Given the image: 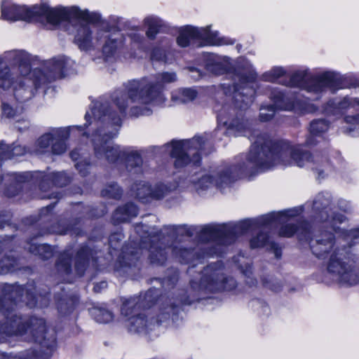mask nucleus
<instances>
[{
  "mask_svg": "<svg viewBox=\"0 0 359 359\" xmlns=\"http://www.w3.org/2000/svg\"><path fill=\"white\" fill-rule=\"evenodd\" d=\"M225 112L223 109L218 114L219 125L233 130L236 135L248 137L252 142L250 152L235 164L220 165L210 174L191 176L189 181L196 190H205L213 185L222 188L241 177L265 171L276 164L304 167L311 163L310 153L301 146L285 140L273 142L267 135L252 130L248 120L237 117L230 121Z\"/></svg>",
  "mask_w": 359,
  "mask_h": 359,
  "instance_id": "1",
  "label": "nucleus"
},
{
  "mask_svg": "<svg viewBox=\"0 0 359 359\" xmlns=\"http://www.w3.org/2000/svg\"><path fill=\"white\" fill-rule=\"evenodd\" d=\"M20 301L26 302L29 307L36 304V297L23 287L11 285L4 289L3 297H0V314L5 318V322L0 325V341L10 336L21 337L27 341L33 340L41 346L39 357L48 358L55 348V337L53 335L48 338L44 336L46 328L43 318L32 317L28 322H24L21 317L13 313V306Z\"/></svg>",
  "mask_w": 359,
  "mask_h": 359,
  "instance_id": "2",
  "label": "nucleus"
},
{
  "mask_svg": "<svg viewBox=\"0 0 359 359\" xmlns=\"http://www.w3.org/2000/svg\"><path fill=\"white\" fill-rule=\"evenodd\" d=\"M113 109V106L107 103L102 104L95 102L85 116L86 123L90 121L93 116V124L97 129L93 134V142L95 157L109 163H116L121 158H125L126 168L128 171L135 173L141 172L142 158L140 154L130 148L121 149L118 145H114L109 141L116 136L118 128L121 126V118L125 115Z\"/></svg>",
  "mask_w": 359,
  "mask_h": 359,
  "instance_id": "3",
  "label": "nucleus"
},
{
  "mask_svg": "<svg viewBox=\"0 0 359 359\" xmlns=\"http://www.w3.org/2000/svg\"><path fill=\"white\" fill-rule=\"evenodd\" d=\"M175 72H161L151 77L129 81L123 89L116 90L111 96L113 104L123 114L130 107L133 116L149 115L148 104H158L164 101L162 90L165 84L175 82Z\"/></svg>",
  "mask_w": 359,
  "mask_h": 359,
  "instance_id": "4",
  "label": "nucleus"
},
{
  "mask_svg": "<svg viewBox=\"0 0 359 359\" xmlns=\"http://www.w3.org/2000/svg\"><path fill=\"white\" fill-rule=\"evenodd\" d=\"M73 65L74 62L64 55L46 61L41 69L31 70L28 64H21L20 76L15 81L8 67H4L0 68V87L8 89L13 86L15 97L23 102L32 96L34 88L65 77Z\"/></svg>",
  "mask_w": 359,
  "mask_h": 359,
  "instance_id": "5",
  "label": "nucleus"
},
{
  "mask_svg": "<svg viewBox=\"0 0 359 359\" xmlns=\"http://www.w3.org/2000/svg\"><path fill=\"white\" fill-rule=\"evenodd\" d=\"M359 238V229L346 233L343 238H335L330 232H323L313 242L311 248L318 258L330 256L328 271L339 282L354 285L359 283V269H355L349 261L344 260L346 244L353 239Z\"/></svg>",
  "mask_w": 359,
  "mask_h": 359,
  "instance_id": "6",
  "label": "nucleus"
},
{
  "mask_svg": "<svg viewBox=\"0 0 359 359\" xmlns=\"http://www.w3.org/2000/svg\"><path fill=\"white\" fill-rule=\"evenodd\" d=\"M1 17L9 21L41 22L46 20L51 24H57L60 20H71L73 18L91 20L98 18L97 15L81 11L76 6L53 8L46 4H42L27 7L13 4L8 1H4L2 3Z\"/></svg>",
  "mask_w": 359,
  "mask_h": 359,
  "instance_id": "7",
  "label": "nucleus"
},
{
  "mask_svg": "<svg viewBox=\"0 0 359 359\" xmlns=\"http://www.w3.org/2000/svg\"><path fill=\"white\" fill-rule=\"evenodd\" d=\"M297 214V210H290L272 212L256 219H245L235 224H208L201 228L199 236L204 241L218 240L223 245H229L236 240L237 235L243 234L256 226L284 222L287 217H294Z\"/></svg>",
  "mask_w": 359,
  "mask_h": 359,
  "instance_id": "8",
  "label": "nucleus"
},
{
  "mask_svg": "<svg viewBox=\"0 0 359 359\" xmlns=\"http://www.w3.org/2000/svg\"><path fill=\"white\" fill-rule=\"evenodd\" d=\"M82 11L81 10H80ZM89 14H96L98 15V18L95 20L90 19H83L81 18H73L68 21L72 22L76 20L80 24V27L78 28L76 36L75 41L81 49L87 50L90 48L95 42L104 43L102 46V54L106 60L114 56L117 50L122 46L123 43V36L119 32L110 33L105 30H99L95 33V36H91L92 31L90 28L88 22L95 23L100 20V15L97 13H90L85 10Z\"/></svg>",
  "mask_w": 359,
  "mask_h": 359,
  "instance_id": "9",
  "label": "nucleus"
},
{
  "mask_svg": "<svg viewBox=\"0 0 359 359\" xmlns=\"http://www.w3.org/2000/svg\"><path fill=\"white\" fill-rule=\"evenodd\" d=\"M288 85L304 88L307 92L315 95V99H318L320 95L328 89L334 92L340 88L341 81L339 75L334 72H325L312 76L306 72L299 71L291 76Z\"/></svg>",
  "mask_w": 359,
  "mask_h": 359,
  "instance_id": "10",
  "label": "nucleus"
},
{
  "mask_svg": "<svg viewBox=\"0 0 359 359\" xmlns=\"http://www.w3.org/2000/svg\"><path fill=\"white\" fill-rule=\"evenodd\" d=\"M207 138L195 136L191 140L172 141L166 147H172L170 155L175 158V166L182 168L192 161L196 164L200 162L199 151L203 149Z\"/></svg>",
  "mask_w": 359,
  "mask_h": 359,
  "instance_id": "11",
  "label": "nucleus"
},
{
  "mask_svg": "<svg viewBox=\"0 0 359 359\" xmlns=\"http://www.w3.org/2000/svg\"><path fill=\"white\" fill-rule=\"evenodd\" d=\"M196 39L202 40L205 45L221 46L232 44L233 41H230L224 37H219V32L210 30V27H194L186 26L180 30L177 39V44L181 47H187Z\"/></svg>",
  "mask_w": 359,
  "mask_h": 359,
  "instance_id": "12",
  "label": "nucleus"
},
{
  "mask_svg": "<svg viewBox=\"0 0 359 359\" xmlns=\"http://www.w3.org/2000/svg\"><path fill=\"white\" fill-rule=\"evenodd\" d=\"M140 298L133 297L126 300L121 306V316L125 318V326L128 331L134 333H146L154 325L153 320L149 321L144 315L136 314L140 308Z\"/></svg>",
  "mask_w": 359,
  "mask_h": 359,
  "instance_id": "13",
  "label": "nucleus"
},
{
  "mask_svg": "<svg viewBox=\"0 0 359 359\" xmlns=\"http://www.w3.org/2000/svg\"><path fill=\"white\" fill-rule=\"evenodd\" d=\"M201 286L212 292L231 290L236 287V281L232 277L224 276L222 265L219 263L211 264L204 270Z\"/></svg>",
  "mask_w": 359,
  "mask_h": 359,
  "instance_id": "14",
  "label": "nucleus"
},
{
  "mask_svg": "<svg viewBox=\"0 0 359 359\" xmlns=\"http://www.w3.org/2000/svg\"><path fill=\"white\" fill-rule=\"evenodd\" d=\"M257 74L254 71H250L248 76L243 74L235 75L234 80H238V83H234L232 86L234 103L236 107L241 109H247L253 102L255 90L252 86L255 81ZM226 88H231L230 85L224 84Z\"/></svg>",
  "mask_w": 359,
  "mask_h": 359,
  "instance_id": "15",
  "label": "nucleus"
},
{
  "mask_svg": "<svg viewBox=\"0 0 359 359\" xmlns=\"http://www.w3.org/2000/svg\"><path fill=\"white\" fill-rule=\"evenodd\" d=\"M331 196L330 194L320 193L316 197L313 208L316 213V219L318 222H326L329 223L332 229L337 232L336 224L342 223L346 220V217L341 214H337L335 212H332V217L330 219L329 212L331 208H329L330 205Z\"/></svg>",
  "mask_w": 359,
  "mask_h": 359,
  "instance_id": "16",
  "label": "nucleus"
},
{
  "mask_svg": "<svg viewBox=\"0 0 359 359\" xmlns=\"http://www.w3.org/2000/svg\"><path fill=\"white\" fill-rule=\"evenodd\" d=\"M133 194L140 201L147 202L151 198L161 199L165 196L166 189L164 186L160 185L155 190H151V187L145 182L135 184L132 187Z\"/></svg>",
  "mask_w": 359,
  "mask_h": 359,
  "instance_id": "17",
  "label": "nucleus"
},
{
  "mask_svg": "<svg viewBox=\"0 0 359 359\" xmlns=\"http://www.w3.org/2000/svg\"><path fill=\"white\" fill-rule=\"evenodd\" d=\"M270 97L273 100L274 105H269L260 108L259 118L262 121H268L271 119L275 114L276 108L284 110L290 109V107L283 104L285 95L282 93L272 92Z\"/></svg>",
  "mask_w": 359,
  "mask_h": 359,
  "instance_id": "18",
  "label": "nucleus"
},
{
  "mask_svg": "<svg viewBox=\"0 0 359 359\" xmlns=\"http://www.w3.org/2000/svg\"><path fill=\"white\" fill-rule=\"evenodd\" d=\"M353 109L359 110V97H344L340 100H331L325 109L327 114H337L342 110Z\"/></svg>",
  "mask_w": 359,
  "mask_h": 359,
  "instance_id": "19",
  "label": "nucleus"
},
{
  "mask_svg": "<svg viewBox=\"0 0 359 359\" xmlns=\"http://www.w3.org/2000/svg\"><path fill=\"white\" fill-rule=\"evenodd\" d=\"M69 128H58L53 130L51 133L43 135L36 143V148L35 151L37 154H43L49 151V146L53 142V137L56 138L60 137H67L69 135Z\"/></svg>",
  "mask_w": 359,
  "mask_h": 359,
  "instance_id": "20",
  "label": "nucleus"
},
{
  "mask_svg": "<svg viewBox=\"0 0 359 359\" xmlns=\"http://www.w3.org/2000/svg\"><path fill=\"white\" fill-rule=\"evenodd\" d=\"M0 161L20 156L28 151L25 147L19 144L13 143L12 145H7L4 142L0 143Z\"/></svg>",
  "mask_w": 359,
  "mask_h": 359,
  "instance_id": "21",
  "label": "nucleus"
},
{
  "mask_svg": "<svg viewBox=\"0 0 359 359\" xmlns=\"http://www.w3.org/2000/svg\"><path fill=\"white\" fill-rule=\"evenodd\" d=\"M138 213L137 208L133 203H128L116 209L113 215L115 223L128 222L131 217H135Z\"/></svg>",
  "mask_w": 359,
  "mask_h": 359,
  "instance_id": "22",
  "label": "nucleus"
},
{
  "mask_svg": "<svg viewBox=\"0 0 359 359\" xmlns=\"http://www.w3.org/2000/svg\"><path fill=\"white\" fill-rule=\"evenodd\" d=\"M294 233H298L299 240L305 239L307 241L309 238L310 233L306 226L297 229V227L293 224H287L282 226L279 231L280 236L284 237H291Z\"/></svg>",
  "mask_w": 359,
  "mask_h": 359,
  "instance_id": "23",
  "label": "nucleus"
},
{
  "mask_svg": "<svg viewBox=\"0 0 359 359\" xmlns=\"http://www.w3.org/2000/svg\"><path fill=\"white\" fill-rule=\"evenodd\" d=\"M328 123L323 119H318L312 121L310 125L311 135L307 138L306 144L308 146L314 145L315 142L313 141V137L326 132L328 130Z\"/></svg>",
  "mask_w": 359,
  "mask_h": 359,
  "instance_id": "24",
  "label": "nucleus"
},
{
  "mask_svg": "<svg viewBox=\"0 0 359 359\" xmlns=\"http://www.w3.org/2000/svg\"><path fill=\"white\" fill-rule=\"evenodd\" d=\"M206 69L214 74L219 75L226 72L227 64L222 62L219 57L210 55L206 63Z\"/></svg>",
  "mask_w": 359,
  "mask_h": 359,
  "instance_id": "25",
  "label": "nucleus"
},
{
  "mask_svg": "<svg viewBox=\"0 0 359 359\" xmlns=\"http://www.w3.org/2000/svg\"><path fill=\"white\" fill-rule=\"evenodd\" d=\"M197 96V91L193 88H182L172 95V100L180 103L193 101Z\"/></svg>",
  "mask_w": 359,
  "mask_h": 359,
  "instance_id": "26",
  "label": "nucleus"
},
{
  "mask_svg": "<svg viewBox=\"0 0 359 359\" xmlns=\"http://www.w3.org/2000/svg\"><path fill=\"white\" fill-rule=\"evenodd\" d=\"M144 23L148 27L146 34L150 39H154L163 26V21L155 16H149L144 19Z\"/></svg>",
  "mask_w": 359,
  "mask_h": 359,
  "instance_id": "27",
  "label": "nucleus"
},
{
  "mask_svg": "<svg viewBox=\"0 0 359 359\" xmlns=\"http://www.w3.org/2000/svg\"><path fill=\"white\" fill-rule=\"evenodd\" d=\"M149 258L151 262L156 264H163L167 259V251L165 248H161L156 245L149 248Z\"/></svg>",
  "mask_w": 359,
  "mask_h": 359,
  "instance_id": "28",
  "label": "nucleus"
},
{
  "mask_svg": "<svg viewBox=\"0 0 359 359\" xmlns=\"http://www.w3.org/2000/svg\"><path fill=\"white\" fill-rule=\"evenodd\" d=\"M29 250L32 254L39 255L43 259H47L53 256L51 246L46 244L32 243Z\"/></svg>",
  "mask_w": 359,
  "mask_h": 359,
  "instance_id": "29",
  "label": "nucleus"
},
{
  "mask_svg": "<svg viewBox=\"0 0 359 359\" xmlns=\"http://www.w3.org/2000/svg\"><path fill=\"white\" fill-rule=\"evenodd\" d=\"M81 127L80 126H72L68 128L69 129V133L74 130H80ZM70 135V133H69ZM69 135L67 137H60L55 138L53 137V142H52L51 151L54 154H61L66 151L67 147L65 143V140L67 139Z\"/></svg>",
  "mask_w": 359,
  "mask_h": 359,
  "instance_id": "30",
  "label": "nucleus"
},
{
  "mask_svg": "<svg viewBox=\"0 0 359 359\" xmlns=\"http://www.w3.org/2000/svg\"><path fill=\"white\" fill-rule=\"evenodd\" d=\"M90 313L95 320L100 323H107L111 321L114 317L111 311L102 308H93Z\"/></svg>",
  "mask_w": 359,
  "mask_h": 359,
  "instance_id": "31",
  "label": "nucleus"
},
{
  "mask_svg": "<svg viewBox=\"0 0 359 359\" xmlns=\"http://www.w3.org/2000/svg\"><path fill=\"white\" fill-rule=\"evenodd\" d=\"M88 255L89 249L87 247H82L77 252L76 269L80 275L83 273L85 266L88 260Z\"/></svg>",
  "mask_w": 359,
  "mask_h": 359,
  "instance_id": "32",
  "label": "nucleus"
},
{
  "mask_svg": "<svg viewBox=\"0 0 359 359\" xmlns=\"http://www.w3.org/2000/svg\"><path fill=\"white\" fill-rule=\"evenodd\" d=\"M172 252L175 257L179 258L181 262L184 263L190 262L193 256L195 255L194 250L177 247L172 248Z\"/></svg>",
  "mask_w": 359,
  "mask_h": 359,
  "instance_id": "33",
  "label": "nucleus"
},
{
  "mask_svg": "<svg viewBox=\"0 0 359 359\" xmlns=\"http://www.w3.org/2000/svg\"><path fill=\"white\" fill-rule=\"evenodd\" d=\"M344 121L348 123L351 124L353 126V128L350 127L344 129V133L347 134H351L352 133H354L352 135L356 136L359 135V131L355 132L356 126L359 125V114L355 116H347L344 118Z\"/></svg>",
  "mask_w": 359,
  "mask_h": 359,
  "instance_id": "34",
  "label": "nucleus"
},
{
  "mask_svg": "<svg viewBox=\"0 0 359 359\" xmlns=\"http://www.w3.org/2000/svg\"><path fill=\"white\" fill-rule=\"evenodd\" d=\"M121 190L116 184L108 185L102 191V196L112 198H119L121 196Z\"/></svg>",
  "mask_w": 359,
  "mask_h": 359,
  "instance_id": "35",
  "label": "nucleus"
},
{
  "mask_svg": "<svg viewBox=\"0 0 359 359\" xmlns=\"http://www.w3.org/2000/svg\"><path fill=\"white\" fill-rule=\"evenodd\" d=\"M22 107H13V106L3 102L2 103V114L7 118H14L22 112Z\"/></svg>",
  "mask_w": 359,
  "mask_h": 359,
  "instance_id": "36",
  "label": "nucleus"
},
{
  "mask_svg": "<svg viewBox=\"0 0 359 359\" xmlns=\"http://www.w3.org/2000/svg\"><path fill=\"white\" fill-rule=\"evenodd\" d=\"M285 71L282 67H274L268 72H266L264 75V79L266 81L274 82L280 76H283Z\"/></svg>",
  "mask_w": 359,
  "mask_h": 359,
  "instance_id": "37",
  "label": "nucleus"
},
{
  "mask_svg": "<svg viewBox=\"0 0 359 359\" xmlns=\"http://www.w3.org/2000/svg\"><path fill=\"white\" fill-rule=\"evenodd\" d=\"M51 179L53 183L60 187L65 186L67 184L70 180L65 172H53L51 174Z\"/></svg>",
  "mask_w": 359,
  "mask_h": 359,
  "instance_id": "38",
  "label": "nucleus"
},
{
  "mask_svg": "<svg viewBox=\"0 0 359 359\" xmlns=\"http://www.w3.org/2000/svg\"><path fill=\"white\" fill-rule=\"evenodd\" d=\"M268 238L267 234L261 233L257 237L250 240V247L252 248L263 247L266 244Z\"/></svg>",
  "mask_w": 359,
  "mask_h": 359,
  "instance_id": "39",
  "label": "nucleus"
},
{
  "mask_svg": "<svg viewBox=\"0 0 359 359\" xmlns=\"http://www.w3.org/2000/svg\"><path fill=\"white\" fill-rule=\"evenodd\" d=\"M165 52L160 48H155L153 50L151 58L152 60L161 61L165 59Z\"/></svg>",
  "mask_w": 359,
  "mask_h": 359,
  "instance_id": "40",
  "label": "nucleus"
},
{
  "mask_svg": "<svg viewBox=\"0 0 359 359\" xmlns=\"http://www.w3.org/2000/svg\"><path fill=\"white\" fill-rule=\"evenodd\" d=\"M75 167L83 176H85L88 172L89 164L80 161L75 164Z\"/></svg>",
  "mask_w": 359,
  "mask_h": 359,
  "instance_id": "41",
  "label": "nucleus"
},
{
  "mask_svg": "<svg viewBox=\"0 0 359 359\" xmlns=\"http://www.w3.org/2000/svg\"><path fill=\"white\" fill-rule=\"evenodd\" d=\"M339 207L340 210L345 212H347L351 210V205L346 201H340L339 203Z\"/></svg>",
  "mask_w": 359,
  "mask_h": 359,
  "instance_id": "42",
  "label": "nucleus"
},
{
  "mask_svg": "<svg viewBox=\"0 0 359 359\" xmlns=\"http://www.w3.org/2000/svg\"><path fill=\"white\" fill-rule=\"evenodd\" d=\"M107 286V283L105 281L100 282V283H97L93 287V290L95 292H100L102 289L106 288Z\"/></svg>",
  "mask_w": 359,
  "mask_h": 359,
  "instance_id": "43",
  "label": "nucleus"
},
{
  "mask_svg": "<svg viewBox=\"0 0 359 359\" xmlns=\"http://www.w3.org/2000/svg\"><path fill=\"white\" fill-rule=\"evenodd\" d=\"M15 175L17 182L20 183L25 182L27 179L26 174H15Z\"/></svg>",
  "mask_w": 359,
  "mask_h": 359,
  "instance_id": "44",
  "label": "nucleus"
},
{
  "mask_svg": "<svg viewBox=\"0 0 359 359\" xmlns=\"http://www.w3.org/2000/svg\"><path fill=\"white\" fill-rule=\"evenodd\" d=\"M70 156L73 161H77L79 157V153L77 150H73L70 153Z\"/></svg>",
  "mask_w": 359,
  "mask_h": 359,
  "instance_id": "45",
  "label": "nucleus"
},
{
  "mask_svg": "<svg viewBox=\"0 0 359 359\" xmlns=\"http://www.w3.org/2000/svg\"><path fill=\"white\" fill-rule=\"evenodd\" d=\"M151 238L152 239L151 240L152 244L151 245V246L154 245H156L157 247H160V248H162V247L160 245H162V243H160V244L158 243V242L157 243H154L156 241V240L155 236H151Z\"/></svg>",
  "mask_w": 359,
  "mask_h": 359,
  "instance_id": "46",
  "label": "nucleus"
},
{
  "mask_svg": "<svg viewBox=\"0 0 359 359\" xmlns=\"http://www.w3.org/2000/svg\"><path fill=\"white\" fill-rule=\"evenodd\" d=\"M16 194H17V191H16V189H15V191H11V192L9 190H8V191H6V195H7L8 197H13V196H15V195H16Z\"/></svg>",
  "mask_w": 359,
  "mask_h": 359,
  "instance_id": "47",
  "label": "nucleus"
},
{
  "mask_svg": "<svg viewBox=\"0 0 359 359\" xmlns=\"http://www.w3.org/2000/svg\"><path fill=\"white\" fill-rule=\"evenodd\" d=\"M143 227L142 225H137L136 227H135V230L137 231V233H140V229Z\"/></svg>",
  "mask_w": 359,
  "mask_h": 359,
  "instance_id": "48",
  "label": "nucleus"
},
{
  "mask_svg": "<svg viewBox=\"0 0 359 359\" xmlns=\"http://www.w3.org/2000/svg\"><path fill=\"white\" fill-rule=\"evenodd\" d=\"M5 266L6 269H9L10 267L13 266V264L11 263L10 264H3V266Z\"/></svg>",
  "mask_w": 359,
  "mask_h": 359,
  "instance_id": "49",
  "label": "nucleus"
},
{
  "mask_svg": "<svg viewBox=\"0 0 359 359\" xmlns=\"http://www.w3.org/2000/svg\"><path fill=\"white\" fill-rule=\"evenodd\" d=\"M150 236H151V233H148V237H150ZM141 237L142 238H145V239L147 238V236H141Z\"/></svg>",
  "mask_w": 359,
  "mask_h": 359,
  "instance_id": "50",
  "label": "nucleus"
},
{
  "mask_svg": "<svg viewBox=\"0 0 359 359\" xmlns=\"http://www.w3.org/2000/svg\"><path fill=\"white\" fill-rule=\"evenodd\" d=\"M171 310H172V307L169 308V309H168V311H166V314L169 315V313H170V311Z\"/></svg>",
  "mask_w": 359,
  "mask_h": 359,
  "instance_id": "51",
  "label": "nucleus"
},
{
  "mask_svg": "<svg viewBox=\"0 0 359 359\" xmlns=\"http://www.w3.org/2000/svg\"><path fill=\"white\" fill-rule=\"evenodd\" d=\"M212 254H213V253H212V252H207V253H206V256L212 255Z\"/></svg>",
  "mask_w": 359,
  "mask_h": 359,
  "instance_id": "52",
  "label": "nucleus"
},
{
  "mask_svg": "<svg viewBox=\"0 0 359 359\" xmlns=\"http://www.w3.org/2000/svg\"><path fill=\"white\" fill-rule=\"evenodd\" d=\"M69 269H70V267H69V266H68V267H67V268H66V271H67V273H68V272H69Z\"/></svg>",
  "mask_w": 359,
  "mask_h": 359,
  "instance_id": "53",
  "label": "nucleus"
},
{
  "mask_svg": "<svg viewBox=\"0 0 359 359\" xmlns=\"http://www.w3.org/2000/svg\"><path fill=\"white\" fill-rule=\"evenodd\" d=\"M67 231H60L59 232L60 233H66Z\"/></svg>",
  "mask_w": 359,
  "mask_h": 359,
  "instance_id": "54",
  "label": "nucleus"
},
{
  "mask_svg": "<svg viewBox=\"0 0 359 359\" xmlns=\"http://www.w3.org/2000/svg\"><path fill=\"white\" fill-rule=\"evenodd\" d=\"M190 70H191V72H193V71H194V70H196V69H194V68H190Z\"/></svg>",
  "mask_w": 359,
  "mask_h": 359,
  "instance_id": "55",
  "label": "nucleus"
},
{
  "mask_svg": "<svg viewBox=\"0 0 359 359\" xmlns=\"http://www.w3.org/2000/svg\"><path fill=\"white\" fill-rule=\"evenodd\" d=\"M196 72H197V73L198 74V76H201V73H200V72H198V71H196Z\"/></svg>",
  "mask_w": 359,
  "mask_h": 359,
  "instance_id": "56",
  "label": "nucleus"
},
{
  "mask_svg": "<svg viewBox=\"0 0 359 359\" xmlns=\"http://www.w3.org/2000/svg\"><path fill=\"white\" fill-rule=\"evenodd\" d=\"M321 172H322L320 170H319V175H321Z\"/></svg>",
  "mask_w": 359,
  "mask_h": 359,
  "instance_id": "57",
  "label": "nucleus"
}]
</instances>
